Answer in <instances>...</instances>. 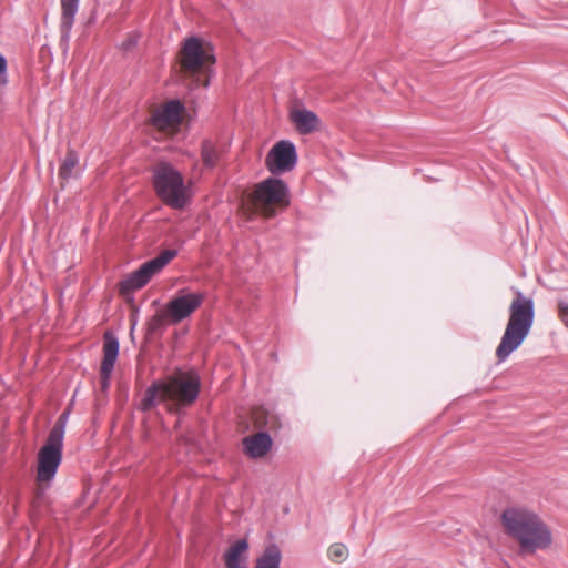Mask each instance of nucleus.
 <instances>
[{"mask_svg":"<svg viewBox=\"0 0 568 568\" xmlns=\"http://www.w3.org/2000/svg\"><path fill=\"white\" fill-rule=\"evenodd\" d=\"M166 322H169V315H166V310L160 311L149 322V331L154 332L164 326Z\"/></svg>","mask_w":568,"mask_h":568,"instance_id":"obj_21","label":"nucleus"},{"mask_svg":"<svg viewBox=\"0 0 568 568\" xmlns=\"http://www.w3.org/2000/svg\"><path fill=\"white\" fill-rule=\"evenodd\" d=\"M154 187L158 195L169 205L181 209L186 203L183 178L169 163L161 162L154 168Z\"/></svg>","mask_w":568,"mask_h":568,"instance_id":"obj_5","label":"nucleus"},{"mask_svg":"<svg viewBox=\"0 0 568 568\" xmlns=\"http://www.w3.org/2000/svg\"><path fill=\"white\" fill-rule=\"evenodd\" d=\"M248 542L246 539H239L233 542L224 554L226 568H247ZM282 561L281 549L272 544L265 547L263 552L256 557L253 568H280Z\"/></svg>","mask_w":568,"mask_h":568,"instance_id":"obj_6","label":"nucleus"},{"mask_svg":"<svg viewBox=\"0 0 568 568\" xmlns=\"http://www.w3.org/2000/svg\"><path fill=\"white\" fill-rule=\"evenodd\" d=\"M296 162L297 154L295 145L286 140L275 143L266 156V165L273 174L293 170Z\"/></svg>","mask_w":568,"mask_h":568,"instance_id":"obj_10","label":"nucleus"},{"mask_svg":"<svg viewBox=\"0 0 568 568\" xmlns=\"http://www.w3.org/2000/svg\"><path fill=\"white\" fill-rule=\"evenodd\" d=\"M558 316L562 324L565 325V327L568 329V302H558Z\"/></svg>","mask_w":568,"mask_h":568,"instance_id":"obj_22","label":"nucleus"},{"mask_svg":"<svg viewBox=\"0 0 568 568\" xmlns=\"http://www.w3.org/2000/svg\"><path fill=\"white\" fill-rule=\"evenodd\" d=\"M79 0H61V34L68 38L78 11Z\"/></svg>","mask_w":568,"mask_h":568,"instance_id":"obj_16","label":"nucleus"},{"mask_svg":"<svg viewBox=\"0 0 568 568\" xmlns=\"http://www.w3.org/2000/svg\"><path fill=\"white\" fill-rule=\"evenodd\" d=\"M252 422L256 428L271 427L274 423V416L270 415L262 407H256L252 410Z\"/></svg>","mask_w":568,"mask_h":568,"instance_id":"obj_19","label":"nucleus"},{"mask_svg":"<svg viewBox=\"0 0 568 568\" xmlns=\"http://www.w3.org/2000/svg\"><path fill=\"white\" fill-rule=\"evenodd\" d=\"M288 204L286 184L282 180L270 178L256 185L253 194L242 204V210L247 216L261 214L271 217Z\"/></svg>","mask_w":568,"mask_h":568,"instance_id":"obj_4","label":"nucleus"},{"mask_svg":"<svg viewBox=\"0 0 568 568\" xmlns=\"http://www.w3.org/2000/svg\"><path fill=\"white\" fill-rule=\"evenodd\" d=\"M139 36L138 34H131L129 38L122 43L123 50H130L133 48L138 42Z\"/></svg>","mask_w":568,"mask_h":568,"instance_id":"obj_25","label":"nucleus"},{"mask_svg":"<svg viewBox=\"0 0 568 568\" xmlns=\"http://www.w3.org/2000/svg\"><path fill=\"white\" fill-rule=\"evenodd\" d=\"M79 159L74 151L70 150L68 151L65 159L63 160L60 170H59V176L60 179L67 181L71 176H73V170L78 165Z\"/></svg>","mask_w":568,"mask_h":568,"instance_id":"obj_18","label":"nucleus"},{"mask_svg":"<svg viewBox=\"0 0 568 568\" xmlns=\"http://www.w3.org/2000/svg\"><path fill=\"white\" fill-rule=\"evenodd\" d=\"M203 301V293H185L181 291L166 304L165 310L166 315H169V322L173 324L182 322L196 311Z\"/></svg>","mask_w":568,"mask_h":568,"instance_id":"obj_11","label":"nucleus"},{"mask_svg":"<svg viewBox=\"0 0 568 568\" xmlns=\"http://www.w3.org/2000/svg\"><path fill=\"white\" fill-rule=\"evenodd\" d=\"M290 120L301 134H311L317 131L321 124L320 118L315 112L298 104L291 108Z\"/></svg>","mask_w":568,"mask_h":568,"instance_id":"obj_14","label":"nucleus"},{"mask_svg":"<svg viewBox=\"0 0 568 568\" xmlns=\"http://www.w3.org/2000/svg\"><path fill=\"white\" fill-rule=\"evenodd\" d=\"M61 428L50 432L45 444L38 453V473L40 483H49L55 476L62 459Z\"/></svg>","mask_w":568,"mask_h":568,"instance_id":"obj_8","label":"nucleus"},{"mask_svg":"<svg viewBox=\"0 0 568 568\" xmlns=\"http://www.w3.org/2000/svg\"><path fill=\"white\" fill-rule=\"evenodd\" d=\"M200 393V377L193 371L176 369L163 379L155 381L144 393L139 408L148 412L160 403L171 413L191 406Z\"/></svg>","mask_w":568,"mask_h":568,"instance_id":"obj_1","label":"nucleus"},{"mask_svg":"<svg viewBox=\"0 0 568 568\" xmlns=\"http://www.w3.org/2000/svg\"><path fill=\"white\" fill-rule=\"evenodd\" d=\"M215 63L211 48L196 37L186 39L180 50V64L182 71L194 77L206 73L207 69Z\"/></svg>","mask_w":568,"mask_h":568,"instance_id":"obj_7","label":"nucleus"},{"mask_svg":"<svg viewBox=\"0 0 568 568\" xmlns=\"http://www.w3.org/2000/svg\"><path fill=\"white\" fill-rule=\"evenodd\" d=\"M505 531L518 542L521 555H532L552 545V531L541 517L518 505L508 506L501 514Z\"/></svg>","mask_w":568,"mask_h":568,"instance_id":"obj_2","label":"nucleus"},{"mask_svg":"<svg viewBox=\"0 0 568 568\" xmlns=\"http://www.w3.org/2000/svg\"><path fill=\"white\" fill-rule=\"evenodd\" d=\"M202 162L205 168L213 169L216 166L220 159V151L214 143L211 141H204L202 143Z\"/></svg>","mask_w":568,"mask_h":568,"instance_id":"obj_17","label":"nucleus"},{"mask_svg":"<svg viewBox=\"0 0 568 568\" xmlns=\"http://www.w3.org/2000/svg\"><path fill=\"white\" fill-rule=\"evenodd\" d=\"M272 438L265 432H258L255 435L247 436L243 439L245 453L252 458L264 457L272 447Z\"/></svg>","mask_w":568,"mask_h":568,"instance_id":"obj_15","label":"nucleus"},{"mask_svg":"<svg viewBox=\"0 0 568 568\" xmlns=\"http://www.w3.org/2000/svg\"><path fill=\"white\" fill-rule=\"evenodd\" d=\"M119 354V342L111 334L106 333L103 345V359L100 368L101 390H108L110 386L111 374Z\"/></svg>","mask_w":568,"mask_h":568,"instance_id":"obj_13","label":"nucleus"},{"mask_svg":"<svg viewBox=\"0 0 568 568\" xmlns=\"http://www.w3.org/2000/svg\"><path fill=\"white\" fill-rule=\"evenodd\" d=\"M348 557V549L342 542H335L328 548V558L334 562H343Z\"/></svg>","mask_w":568,"mask_h":568,"instance_id":"obj_20","label":"nucleus"},{"mask_svg":"<svg viewBox=\"0 0 568 568\" xmlns=\"http://www.w3.org/2000/svg\"><path fill=\"white\" fill-rule=\"evenodd\" d=\"M7 83V61L3 55L0 54V87Z\"/></svg>","mask_w":568,"mask_h":568,"instance_id":"obj_24","label":"nucleus"},{"mask_svg":"<svg viewBox=\"0 0 568 568\" xmlns=\"http://www.w3.org/2000/svg\"><path fill=\"white\" fill-rule=\"evenodd\" d=\"M183 105L178 100L166 102L163 106L154 111L152 115V124L159 130L168 134L178 131L182 122Z\"/></svg>","mask_w":568,"mask_h":568,"instance_id":"obj_12","label":"nucleus"},{"mask_svg":"<svg viewBox=\"0 0 568 568\" xmlns=\"http://www.w3.org/2000/svg\"><path fill=\"white\" fill-rule=\"evenodd\" d=\"M175 255V250H166L155 258L143 263L139 270L122 281V290L134 291L143 287L156 273H159L171 260H173Z\"/></svg>","mask_w":568,"mask_h":568,"instance_id":"obj_9","label":"nucleus"},{"mask_svg":"<svg viewBox=\"0 0 568 568\" xmlns=\"http://www.w3.org/2000/svg\"><path fill=\"white\" fill-rule=\"evenodd\" d=\"M535 318V306L531 297L517 288H513V298L508 307V321L499 342V363L518 349L529 335Z\"/></svg>","mask_w":568,"mask_h":568,"instance_id":"obj_3","label":"nucleus"},{"mask_svg":"<svg viewBox=\"0 0 568 568\" xmlns=\"http://www.w3.org/2000/svg\"><path fill=\"white\" fill-rule=\"evenodd\" d=\"M196 82L203 87H207L209 85V77H205V79L203 81H201L200 79H196Z\"/></svg>","mask_w":568,"mask_h":568,"instance_id":"obj_26","label":"nucleus"},{"mask_svg":"<svg viewBox=\"0 0 568 568\" xmlns=\"http://www.w3.org/2000/svg\"><path fill=\"white\" fill-rule=\"evenodd\" d=\"M68 415L69 413L68 412H64L58 419V422L55 423V425L53 426V428L50 430V432H54L57 428H61V443H63V437H64V429H65V423H67V419H68Z\"/></svg>","mask_w":568,"mask_h":568,"instance_id":"obj_23","label":"nucleus"}]
</instances>
